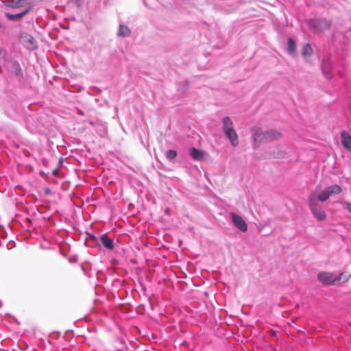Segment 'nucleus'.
<instances>
[{"label":"nucleus","instance_id":"f03ea898","mask_svg":"<svg viewBox=\"0 0 351 351\" xmlns=\"http://www.w3.org/2000/svg\"><path fill=\"white\" fill-rule=\"evenodd\" d=\"M308 25L310 29L315 32H319L330 28L331 22L324 18L311 19L308 21Z\"/></svg>","mask_w":351,"mask_h":351},{"label":"nucleus","instance_id":"dca6fc26","mask_svg":"<svg viewBox=\"0 0 351 351\" xmlns=\"http://www.w3.org/2000/svg\"><path fill=\"white\" fill-rule=\"evenodd\" d=\"M327 189L329 191L330 195H337L341 193V188L340 186L337 184H334L330 186L327 187Z\"/></svg>","mask_w":351,"mask_h":351},{"label":"nucleus","instance_id":"2eb2a0df","mask_svg":"<svg viewBox=\"0 0 351 351\" xmlns=\"http://www.w3.org/2000/svg\"><path fill=\"white\" fill-rule=\"evenodd\" d=\"M130 33L131 32L128 27L123 25H119V29L117 33L119 36H128L130 35Z\"/></svg>","mask_w":351,"mask_h":351},{"label":"nucleus","instance_id":"f8f14e48","mask_svg":"<svg viewBox=\"0 0 351 351\" xmlns=\"http://www.w3.org/2000/svg\"><path fill=\"white\" fill-rule=\"evenodd\" d=\"M351 275L348 272H342L339 276H336V285L345 283L349 280Z\"/></svg>","mask_w":351,"mask_h":351},{"label":"nucleus","instance_id":"aec40b11","mask_svg":"<svg viewBox=\"0 0 351 351\" xmlns=\"http://www.w3.org/2000/svg\"><path fill=\"white\" fill-rule=\"evenodd\" d=\"M166 156L168 159L173 160L177 156V152L173 149L169 150L166 154Z\"/></svg>","mask_w":351,"mask_h":351},{"label":"nucleus","instance_id":"b1692460","mask_svg":"<svg viewBox=\"0 0 351 351\" xmlns=\"http://www.w3.org/2000/svg\"><path fill=\"white\" fill-rule=\"evenodd\" d=\"M78 113H79L80 114H81V115H82V114H83V112H82V111H80V110H78Z\"/></svg>","mask_w":351,"mask_h":351},{"label":"nucleus","instance_id":"1a4fd4ad","mask_svg":"<svg viewBox=\"0 0 351 351\" xmlns=\"http://www.w3.org/2000/svg\"><path fill=\"white\" fill-rule=\"evenodd\" d=\"M281 137L280 132L276 130H269L265 132L266 143L279 139Z\"/></svg>","mask_w":351,"mask_h":351},{"label":"nucleus","instance_id":"9b49d317","mask_svg":"<svg viewBox=\"0 0 351 351\" xmlns=\"http://www.w3.org/2000/svg\"><path fill=\"white\" fill-rule=\"evenodd\" d=\"M191 157L196 160H202L204 158V152L196 148H191L190 151Z\"/></svg>","mask_w":351,"mask_h":351},{"label":"nucleus","instance_id":"6e6552de","mask_svg":"<svg viewBox=\"0 0 351 351\" xmlns=\"http://www.w3.org/2000/svg\"><path fill=\"white\" fill-rule=\"evenodd\" d=\"M226 136L228 138L231 142L232 145L236 147L239 144L238 135L234 130L227 131L224 132Z\"/></svg>","mask_w":351,"mask_h":351},{"label":"nucleus","instance_id":"7ed1b4c3","mask_svg":"<svg viewBox=\"0 0 351 351\" xmlns=\"http://www.w3.org/2000/svg\"><path fill=\"white\" fill-rule=\"evenodd\" d=\"M319 282L325 285H336V276L331 272H320L317 275Z\"/></svg>","mask_w":351,"mask_h":351},{"label":"nucleus","instance_id":"5701e85b","mask_svg":"<svg viewBox=\"0 0 351 351\" xmlns=\"http://www.w3.org/2000/svg\"><path fill=\"white\" fill-rule=\"evenodd\" d=\"M58 172H59V169H54V170L53 171L52 174H53V176H58Z\"/></svg>","mask_w":351,"mask_h":351},{"label":"nucleus","instance_id":"0eeeda50","mask_svg":"<svg viewBox=\"0 0 351 351\" xmlns=\"http://www.w3.org/2000/svg\"><path fill=\"white\" fill-rule=\"evenodd\" d=\"M341 143L343 146L351 152V136L346 131H343L341 133Z\"/></svg>","mask_w":351,"mask_h":351},{"label":"nucleus","instance_id":"20e7f679","mask_svg":"<svg viewBox=\"0 0 351 351\" xmlns=\"http://www.w3.org/2000/svg\"><path fill=\"white\" fill-rule=\"evenodd\" d=\"M252 137L254 143V146H258L262 143H266L265 132L262 131L258 128H255L252 130Z\"/></svg>","mask_w":351,"mask_h":351},{"label":"nucleus","instance_id":"6ab92c4d","mask_svg":"<svg viewBox=\"0 0 351 351\" xmlns=\"http://www.w3.org/2000/svg\"><path fill=\"white\" fill-rule=\"evenodd\" d=\"M296 50V45L295 41L292 38L288 39V52L289 53H293Z\"/></svg>","mask_w":351,"mask_h":351},{"label":"nucleus","instance_id":"423d86ee","mask_svg":"<svg viewBox=\"0 0 351 351\" xmlns=\"http://www.w3.org/2000/svg\"><path fill=\"white\" fill-rule=\"evenodd\" d=\"M23 44L28 49H34L37 47V43L34 38L29 34H25L21 36Z\"/></svg>","mask_w":351,"mask_h":351},{"label":"nucleus","instance_id":"412c9836","mask_svg":"<svg viewBox=\"0 0 351 351\" xmlns=\"http://www.w3.org/2000/svg\"><path fill=\"white\" fill-rule=\"evenodd\" d=\"M344 207L351 213V203L346 202L344 204Z\"/></svg>","mask_w":351,"mask_h":351},{"label":"nucleus","instance_id":"a211bd4d","mask_svg":"<svg viewBox=\"0 0 351 351\" xmlns=\"http://www.w3.org/2000/svg\"><path fill=\"white\" fill-rule=\"evenodd\" d=\"M313 53V49L309 44H306L303 46L302 54L304 57L310 56Z\"/></svg>","mask_w":351,"mask_h":351},{"label":"nucleus","instance_id":"4468645a","mask_svg":"<svg viewBox=\"0 0 351 351\" xmlns=\"http://www.w3.org/2000/svg\"><path fill=\"white\" fill-rule=\"evenodd\" d=\"M101 241L102 244L109 250H112L114 247L113 241L106 234L101 236Z\"/></svg>","mask_w":351,"mask_h":351},{"label":"nucleus","instance_id":"f3484780","mask_svg":"<svg viewBox=\"0 0 351 351\" xmlns=\"http://www.w3.org/2000/svg\"><path fill=\"white\" fill-rule=\"evenodd\" d=\"M330 195L329 193V191L327 189V188H326L322 192H321L317 195V200L320 202H325L330 197Z\"/></svg>","mask_w":351,"mask_h":351},{"label":"nucleus","instance_id":"39448f33","mask_svg":"<svg viewBox=\"0 0 351 351\" xmlns=\"http://www.w3.org/2000/svg\"><path fill=\"white\" fill-rule=\"evenodd\" d=\"M230 216L232 221L237 228L243 232L247 231V225L241 217L233 213H230Z\"/></svg>","mask_w":351,"mask_h":351},{"label":"nucleus","instance_id":"4be33fe9","mask_svg":"<svg viewBox=\"0 0 351 351\" xmlns=\"http://www.w3.org/2000/svg\"><path fill=\"white\" fill-rule=\"evenodd\" d=\"M10 7H12L13 8H19L20 5L19 3H14L11 4Z\"/></svg>","mask_w":351,"mask_h":351},{"label":"nucleus","instance_id":"9d476101","mask_svg":"<svg viewBox=\"0 0 351 351\" xmlns=\"http://www.w3.org/2000/svg\"><path fill=\"white\" fill-rule=\"evenodd\" d=\"M29 11V9H27L23 12H21L18 14H12L10 13H5L6 17L11 21H20L25 14H27Z\"/></svg>","mask_w":351,"mask_h":351},{"label":"nucleus","instance_id":"ddd939ff","mask_svg":"<svg viewBox=\"0 0 351 351\" xmlns=\"http://www.w3.org/2000/svg\"><path fill=\"white\" fill-rule=\"evenodd\" d=\"M222 121H223V130L224 132L234 130L233 123L228 117H224Z\"/></svg>","mask_w":351,"mask_h":351},{"label":"nucleus","instance_id":"f257e3e1","mask_svg":"<svg viewBox=\"0 0 351 351\" xmlns=\"http://www.w3.org/2000/svg\"><path fill=\"white\" fill-rule=\"evenodd\" d=\"M308 205L313 216L318 221H324L326 218V214L322 207L316 199L315 194L311 193L308 196Z\"/></svg>","mask_w":351,"mask_h":351}]
</instances>
